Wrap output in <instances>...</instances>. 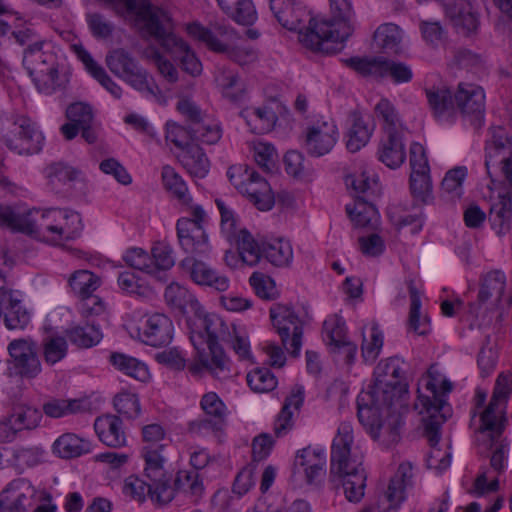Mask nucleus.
<instances>
[{"label":"nucleus","mask_w":512,"mask_h":512,"mask_svg":"<svg viewBox=\"0 0 512 512\" xmlns=\"http://www.w3.org/2000/svg\"><path fill=\"white\" fill-rule=\"evenodd\" d=\"M121 4L134 15V24L143 37L155 39L161 47L180 62L184 72L193 77L202 73V63L189 45L174 33L169 13L149 0H109Z\"/></svg>","instance_id":"nucleus-1"},{"label":"nucleus","mask_w":512,"mask_h":512,"mask_svg":"<svg viewBox=\"0 0 512 512\" xmlns=\"http://www.w3.org/2000/svg\"><path fill=\"white\" fill-rule=\"evenodd\" d=\"M270 9L279 24L290 31L298 32L299 42L313 52L332 53L329 40L344 39V32L332 30L331 23L310 16L309 11L299 0H269Z\"/></svg>","instance_id":"nucleus-2"},{"label":"nucleus","mask_w":512,"mask_h":512,"mask_svg":"<svg viewBox=\"0 0 512 512\" xmlns=\"http://www.w3.org/2000/svg\"><path fill=\"white\" fill-rule=\"evenodd\" d=\"M426 394L418 389L419 395L415 408L423 415L425 436L427 437L432 450L428 457V465L431 468L444 470L450 465V454L437 448L440 440V427L446 421L450 409L446 402V394L452 390L449 381L443 380L441 387L434 378L424 379Z\"/></svg>","instance_id":"nucleus-3"},{"label":"nucleus","mask_w":512,"mask_h":512,"mask_svg":"<svg viewBox=\"0 0 512 512\" xmlns=\"http://www.w3.org/2000/svg\"><path fill=\"white\" fill-rule=\"evenodd\" d=\"M206 339L201 332H192L190 340L196 349L194 363L189 366L193 375L208 370L215 378L223 380L231 376L230 361L226 357L219 340H225L227 331L223 320L215 314L202 319Z\"/></svg>","instance_id":"nucleus-4"},{"label":"nucleus","mask_w":512,"mask_h":512,"mask_svg":"<svg viewBox=\"0 0 512 512\" xmlns=\"http://www.w3.org/2000/svg\"><path fill=\"white\" fill-rule=\"evenodd\" d=\"M23 64L37 89L44 94L63 90L69 83L67 73L60 74L58 71L56 56L51 51H43L40 42L28 46Z\"/></svg>","instance_id":"nucleus-5"},{"label":"nucleus","mask_w":512,"mask_h":512,"mask_svg":"<svg viewBox=\"0 0 512 512\" xmlns=\"http://www.w3.org/2000/svg\"><path fill=\"white\" fill-rule=\"evenodd\" d=\"M82 231V221L78 213L62 209H49L34 220L31 233L39 239L50 243L60 244L73 240Z\"/></svg>","instance_id":"nucleus-6"},{"label":"nucleus","mask_w":512,"mask_h":512,"mask_svg":"<svg viewBox=\"0 0 512 512\" xmlns=\"http://www.w3.org/2000/svg\"><path fill=\"white\" fill-rule=\"evenodd\" d=\"M353 443L354 436L351 423H340L331 444L330 477L332 480L338 476L364 469L363 456L357 447H353Z\"/></svg>","instance_id":"nucleus-7"},{"label":"nucleus","mask_w":512,"mask_h":512,"mask_svg":"<svg viewBox=\"0 0 512 512\" xmlns=\"http://www.w3.org/2000/svg\"><path fill=\"white\" fill-rule=\"evenodd\" d=\"M227 175L233 186L245 195L259 210H270L274 203V193L269 183L247 165H233Z\"/></svg>","instance_id":"nucleus-8"},{"label":"nucleus","mask_w":512,"mask_h":512,"mask_svg":"<svg viewBox=\"0 0 512 512\" xmlns=\"http://www.w3.org/2000/svg\"><path fill=\"white\" fill-rule=\"evenodd\" d=\"M404 361L399 357L381 360L374 370L375 381L368 389L387 398L398 405L408 394V385L403 370Z\"/></svg>","instance_id":"nucleus-9"},{"label":"nucleus","mask_w":512,"mask_h":512,"mask_svg":"<svg viewBox=\"0 0 512 512\" xmlns=\"http://www.w3.org/2000/svg\"><path fill=\"white\" fill-rule=\"evenodd\" d=\"M106 64L115 76L124 80L134 89L148 95L156 94L157 86L149 78L147 71L127 50L113 49L106 56Z\"/></svg>","instance_id":"nucleus-10"},{"label":"nucleus","mask_w":512,"mask_h":512,"mask_svg":"<svg viewBox=\"0 0 512 512\" xmlns=\"http://www.w3.org/2000/svg\"><path fill=\"white\" fill-rule=\"evenodd\" d=\"M2 140L15 153L32 155L41 151L44 137L30 119L13 116L7 121Z\"/></svg>","instance_id":"nucleus-11"},{"label":"nucleus","mask_w":512,"mask_h":512,"mask_svg":"<svg viewBox=\"0 0 512 512\" xmlns=\"http://www.w3.org/2000/svg\"><path fill=\"white\" fill-rule=\"evenodd\" d=\"M339 131L332 119L321 118L307 125L302 136V147L312 157H321L332 151Z\"/></svg>","instance_id":"nucleus-12"},{"label":"nucleus","mask_w":512,"mask_h":512,"mask_svg":"<svg viewBox=\"0 0 512 512\" xmlns=\"http://www.w3.org/2000/svg\"><path fill=\"white\" fill-rule=\"evenodd\" d=\"M273 326L281 337L286 350L294 357L298 356L302 345V326L298 316L291 307L274 304L270 308Z\"/></svg>","instance_id":"nucleus-13"},{"label":"nucleus","mask_w":512,"mask_h":512,"mask_svg":"<svg viewBox=\"0 0 512 512\" xmlns=\"http://www.w3.org/2000/svg\"><path fill=\"white\" fill-rule=\"evenodd\" d=\"M358 405V419L360 423L366 427L371 435L376 438L380 435L384 426L381 420V413L383 410H389L397 404L387 400L386 397L374 393L368 389L360 393L357 399Z\"/></svg>","instance_id":"nucleus-14"},{"label":"nucleus","mask_w":512,"mask_h":512,"mask_svg":"<svg viewBox=\"0 0 512 512\" xmlns=\"http://www.w3.org/2000/svg\"><path fill=\"white\" fill-rule=\"evenodd\" d=\"M512 390V374L498 375L489 405L481 413V423L486 429L500 431L504 422L506 403Z\"/></svg>","instance_id":"nucleus-15"},{"label":"nucleus","mask_w":512,"mask_h":512,"mask_svg":"<svg viewBox=\"0 0 512 512\" xmlns=\"http://www.w3.org/2000/svg\"><path fill=\"white\" fill-rule=\"evenodd\" d=\"M179 267L196 285L209 287L218 292L228 290L230 280L224 274L217 272L208 263L197 259L195 256H187L180 261Z\"/></svg>","instance_id":"nucleus-16"},{"label":"nucleus","mask_w":512,"mask_h":512,"mask_svg":"<svg viewBox=\"0 0 512 512\" xmlns=\"http://www.w3.org/2000/svg\"><path fill=\"white\" fill-rule=\"evenodd\" d=\"M8 352L15 372L21 377L34 378L41 372L36 343L30 338L11 341Z\"/></svg>","instance_id":"nucleus-17"},{"label":"nucleus","mask_w":512,"mask_h":512,"mask_svg":"<svg viewBox=\"0 0 512 512\" xmlns=\"http://www.w3.org/2000/svg\"><path fill=\"white\" fill-rule=\"evenodd\" d=\"M494 134L492 140L487 143L485 166L489 177L494 181V172L500 170L512 186V152L508 139L502 131Z\"/></svg>","instance_id":"nucleus-18"},{"label":"nucleus","mask_w":512,"mask_h":512,"mask_svg":"<svg viewBox=\"0 0 512 512\" xmlns=\"http://www.w3.org/2000/svg\"><path fill=\"white\" fill-rule=\"evenodd\" d=\"M0 315L9 330L24 329L30 322V314L18 298L4 275V283L0 286Z\"/></svg>","instance_id":"nucleus-19"},{"label":"nucleus","mask_w":512,"mask_h":512,"mask_svg":"<svg viewBox=\"0 0 512 512\" xmlns=\"http://www.w3.org/2000/svg\"><path fill=\"white\" fill-rule=\"evenodd\" d=\"M166 432L164 428L157 423L145 425L142 428V438L144 446L142 448V456L145 460V465L148 464L154 476L160 473L161 463H165L166 459L163 455L166 444L162 443L165 440Z\"/></svg>","instance_id":"nucleus-20"},{"label":"nucleus","mask_w":512,"mask_h":512,"mask_svg":"<svg viewBox=\"0 0 512 512\" xmlns=\"http://www.w3.org/2000/svg\"><path fill=\"white\" fill-rule=\"evenodd\" d=\"M455 102L462 114L471 117L475 126H481L485 113V94L480 86L460 83Z\"/></svg>","instance_id":"nucleus-21"},{"label":"nucleus","mask_w":512,"mask_h":512,"mask_svg":"<svg viewBox=\"0 0 512 512\" xmlns=\"http://www.w3.org/2000/svg\"><path fill=\"white\" fill-rule=\"evenodd\" d=\"M188 33L203 41L209 49L222 53L228 51V47L238 38L236 32L223 23H215L211 28H205L198 23L187 27Z\"/></svg>","instance_id":"nucleus-22"},{"label":"nucleus","mask_w":512,"mask_h":512,"mask_svg":"<svg viewBox=\"0 0 512 512\" xmlns=\"http://www.w3.org/2000/svg\"><path fill=\"white\" fill-rule=\"evenodd\" d=\"M35 492L28 480H13L0 494V512H26Z\"/></svg>","instance_id":"nucleus-23"},{"label":"nucleus","mask_w":512,"mask_h":512,"mask_svg":"<svg viewBox=\"0 0 512 512\" xmlns=\"http://www.w3.org/2000/svg\"><path fill=\"white\" fill-rule=\"evenodd\" d=\"M176 229L179 244L185 252L194 256L210 251L208 235L202 225L190 222L188 217H184L177 221Z\"/></svg>","instance_id":"nucleus-24"},{"label":"nucleus","mask_w":512,"mask_h":512,"mask_svg":"<svg viewBox=\"0 0 512 512\" xmlns=\"http://www.w3.org/2000/svg\"><path fill=\"white\" fill-rule=\"evenodd\" d=\"M412 477V465L410 463L400 464L396 475L390 480L387 491L378 500L380 512L396 511L404 500L405 488L411 485Z\"/></svg>","instance_id":"nucleus-25"},{"label":"nucleus","mask_w":512,"mask_h":512,"mask_svg":"<svg viewBox=\"0 0 512 512\" xmlns=\"http://www.w3.org/2000/svg\"><path fill=\"white\" fill-rule=\"evenodd\" d=\"M142 342L153 347L168 345L173 338V323L162 313H154L147 317L138 330Z\"/></svg>","instance_id":"nucleus-26"},{"label":"nucleus","mask_w":512,"mask_h":512,"mask_svg":"<svg viewBox=\"0 0 512 512\" xmlns=\"http://www.w3.org/2000/svg\"><path fill=\"white\" fill-rule=\"evenodd\" d=\"M294 464L296 467L303 470L307 483L317 484L324 480L327 459L323 449L309 446L299 450L296 454Z\"/></svg>","instance_id":"nucleus-27"},{"label":"nucleus","mask_w":512,"mask_h":512,"mask_svg":"<svg viewBox=\"0 0 512 512\" xmlns=\"http://www.w3.org/2000/svg\"><path fill=\"white\" fill-rule=\"evenodd\" d=\"M443 6L447 17L459 32L467 35L477 29L478 16L468 0H443Z\"/></svg>","instance_id":"nucleus-28"},{"label":"nucleus","mask_w":512,"mask_h":512,"mask_svg":"<svg viewBox=\"0 0 512 512\" xmlns=\"http://www.w3.org/2000/svg\"><path fill=\"white\" fill-rule=\"evenodd\" d=\"M94 429L99 440L108 447L120 448L127 443L122 420L116 415L105 414L97 417Z\"/></svg>","instance_id":"nucleus-29"},{"label":"nucleus","mask_w":512,"mask_h":512,"mask_svg":"<svg viewBox=\"0 0 512 512\" xmlns=\"http://www.w3.org/2000/svg\"><path fill=\"white\" fill-rule=\"evenodd\" d=\"M403 132L385 133L378 147V159L391 169L400 167L406 159Z\"/></svg>","instance_id":"nucleus-30"},{"label":"nucleus","mask_w":512,"mask_h":512,"mask_svg":"<svg viewBox=\"0 0 512 512\" xmlns=\"http://www.w3.org/2000/svg\"><path fill=\"white\" fill-rule=\"evenodd\" d=\"M323 334L329 345L345 349L349 362L354 359L357 348L347 339L345 321L342 317L336 314L328 317L323 323Z\"/></svg>","instance_id":"nucleus-31"},{"label":"nucleus","mask_w":512,"mask_h":512,"mask_svg":"<svg viewBox=\"0 0 512 512\" xmlns=\"http://www.w3.org/2000/svg\"><path fill=\"white\" fill-rule=\"evenodd\" d=\"M330 2V12L332 15V19L322 18L321 20H326L331 23L332 30H339L340 32H344L346 29H349L348 35L341 40H329V46L332 48V52L335 51L333 44L344 42L353 31L352 20L354 18V10L352 5V0H329Z\"/></svg>","instance_id":"nucleus-32"},{"label":"nucleus","mask_w":512,"mask_h":512,"mask_svg":"<svg viewBox=\"0 0 512 512\" xmlns=\"http://www.w3.org/2000/svg\"><path fill=\"white\" fill-rule=\"evenodd\" d=\"M304 401V390L301 387L293 389L285 399L284 405L274 422V434L276 437L286 435L293 427V414L298 411Z\"/></svg>","instance_id":"nucleus-33"},{"label":"nucleus","mask_w":512,"mask_h":512,"mask_svg":"<svg viewBox=\"0 0 512 512\" xmlns=\"http://www.w3.org/2000/svg\"><path fill=\"white\" fill-rule=\"evenodd\" d=\"M175 264L174 250L166 240L157 241L151 248L150 266L151 275L158 280L165 281L163 273L170 270Z\"/></svg>","instance_id":"nucleus-34"},{"label":"nucleus","mask_w":512,"mask_h":512,"mask_svg":"<svg viewBox=\"0 0 512 512\" xmlns=\"http://www.w3.org/2000/svg\"><path fill=\"white\" fill-rule=\"evenodd\" d=\"M164 465L165 463H161V472H157L158 476H154L153 473L148 470V464L145 465L144 468L145 475L151 481L148 487V495L153 501L160 504H166L174 497V489L170 485L171 476L166 473Z\"/></svg>","instance_id":"nucleus-35"},{"label":"nucleus","mask_w":512,"mask_h":512,"mask_svg":"<svg viewBox=\"0 0 512 512\" xmlns=\"http://www.w3.org/2000/svg\"><path fill=\"white\" fill-rule=\"evenodd\" d=\"M241 115L251 131L256 134L271 131L277 121L275 112L267 106L246 108L241 112Z\"/></svg>","instance_id":"nucleus-36"},{"label":"nucleus","mask_w":512,"mask_h":512,"mask_svg":"<svg viewBox=\"0 0 512 512\" xmlns=\"http://www.w3.org/2000/svg\"><path fill=\"white\" fill-rule=\"evenodd\" d=\"M503 428L504 424H502V428L498 433L496 429H486L483 423L480 426V433L489 437V449L491 450L490 466L498 474L503 472L508 454V443L506 439L501 438Z\"/></svg>","instance_id":"nucleus-37"},{"label":"nucleus","mask_w":512,"mask_h":512,"mask_svg":"<svg viewBox=\"0 0 512 512\" xmlns=\"http://www.w3.org/2000/svg\"><path fill=\"white\" fill-rule=\"evenodd\" d=\"M182 166L194 177L203 178L209 171V160L203 149L197 144H191L178 156Z\"/></svg>","instance_id":"nucleus-38"},{"label":"nucleus","mask_w":512,"mask_h":512,"mask_svg":"<svg viewBox=\"0 0 512 512\" xmlns=\"http://www.w3.org/2000/svg\"><path fill=\"white\" fill-rule=\"evenodd\" d=\"M164 298L168 306L182 314L186 313L188 308L193 311H198L200 308V303L195 296L178 283H170L166 287Z\"/></svg>","instance_id":"nucleus-39"},{"label":"nucleus","mask_w":512,"mask_h":512,"mask_svg":"<svg viewBox=\"0 0 512 512\" xmlns=\"http://www.w3.org/2000/svg\"><path fill=\"white\" fill-rule=\"evenodd\" d=\"M91 451V443L74 433H65L53 444V452L62 458L70 459Z\"/></svg>","instance_id":"nucleus-40"},{"label":"nucleus","mask_w":512,"mask_h":512,"mask_svg":"<svg viewBox=\"0 0 512 512\" xmlns=\"http://www.w3.org/2000/svg\"><path fill=\"white\" fill-rule=\"evenodd\" d=\"M506 277L500 270H493L485 274L482 278L478 292V301L486 303L493 300L500 302L505 291Z\"/></svg>","instance_id":"nucleus-41"},{"label":"nucleus","mask_w":512,"mask_h":512,"mask_svg":"<svg viewBox=\"0 0 512 512\" xmlns=\"http://www.w3.org/2000/svg\"><path fill=\"white\" fill-rule=\"evenodd\" d=\"M512 217V199L509 193L500 194L489 211V221L498 234L505 233L510 228Z\"/></svg>","instance_id":"nucleus-42"},{"label":"nucleus","mask_w":512,"mask_h":512,"mask_svg":"<svg viewBox=\"0 0 512 512\" xmlns=\"http://www.w3.org/2000/svg\"><path fill=\"white\" fill-rule=\"evenodd\" d=\"M371 198L356 196L354 204L346 206L351 221L358 227L372 226L377 221L378 213Z\"/></svg>","instance_id":"nucleus-43"},{"label":"nucleus","mask_w":512,"mask_h":512,"mask_svg":"<svg viewBox=\"0 0 512 512\" xmlns=\"http://www.w3.org/2000/svg\"><path fill=\"white\" fill-rule=\"evenodd\" d=\"M410 294V311H409V329L417 335H426L430 330L429 319L427 316H421V298L414 280L407 281Z\"/></svg>","instance_id":"nucleus-44"},{"label":"nucleus","mask_w":512,"mask_h":512,"mask_svg":"<svg viewBox=\"0 0 512 512\" xmlns=\"http://www.w3.org/2000/svg\"><path fill=\"white\" fill-rule=\"evenodd\" d=\"M230 242L237 245L242 261L249 266L256 265L263 255V246L260 247L250 232L244 228L239 229Z\"/></svg>","instance_id":"nucleus-45"},{"label":"nucleus","mask_w":512,"mask_h":512,"mask_svg":"<svg viewBox=\"0 0 512 512\" xmlns=\"http://www.w3.org/2000/svg\"><path fill=\"white\" fill-rule=\"evenodd\" d=\"M373 133V126L369 125L364 118L354 113L352 115V125L347 132V149L355 153L364 147Z\"/></svg>","instance_id":"nucleus-46"},{"label":"nucleus","mask_w":512,"mask_h":512,"mask_svg":"<svg viewBox=\"0 0 512 512\" xmlns=\"http://www.w3.org/2000/svg\"><path fill=\"white\" fill-rule=\"evenodd\" d=\"M222 10L236 22L251 25L257 19V13L251 0H217Z\"/></svg>","instance_id":"nucleus-47"},{"label":"nucleus","mask_w":512,"mask_h":512,"mask_svg":"<svg viewBox=\"0 0 512 512\" xmlns=\"http://www.w3.org/2000/svg\"><path fill=\"white\" fill-rule=\"evenodd\" d=\"M164 188L181 204L189 206L192 198L183 178L169 165H165L161 172Z\"/></svg>","instance_id":"nucleus-48"},{"label":"nucleus","mask_w":512,"mask_h":512,"mask_svg":"<svg viewBox=\"0 0 512 512\" xmlns=\"http://www.w3.org/2000/svg\"><path fill=\"white\" fill-rule=\"evenodd\" d=\"M264 257L276 267H287L293 260V249L289 241L274 239L263 244Z\"/></svg>","instance_id":"nucleus-49"},{"label":"nucleus","mask_w":512,"mask_h":512,"mask_svg":"<svg viewBox=\"0 0 512 512\" xmlns=\"http://www.w3.org/2000/svg\"><path fill=\"white\" fill-rule=\"evenodd\" d=\"M376 118L382 123L384 133L403 132L404 126L399 113L388 99L382 98L374 107Z\"/></svg>","instance_id":"nucleus-50"},{"label":"nucleus","mask_w":512,"mask_h":512,"mask_svg":"<svg viewBox=\"0 0 512 512\" xmlns=\"http://www.w3.org/2000/svg\"><path fill=\"white\" fill-rule=\"evenodd\" d=\"M402 31L393 23L380 25L374 33V39L384 52L398 53L402 42Z\"/></svg>","instance_id":"nucleus-51"},{"label":"nucleus","mask_w":512,"mask_h":512,"mask_svg":"<svg viewBox=\"0 0 512 512\" xmlns=\"http://www.w3.org/2000/svg\"><path fill=\"white\" fill-rule=\"evenodd\" d=\"M70 342L80 348H90L100 342L102 333L94 324L73 326L65 331Z\"/></svg>","instance_id":"nucleus-52"},{"label":"nucleus","mask_w":512,"mask_h":512,"mask_svg":"<svg viewBox=\"0 0 512 512\" xmlns=\"http://www.w3.org/2000/svg\"><path fill=\"white\" fill-rule=\"evenodd\" d=\"M110 361L118 370L139 381H146L149 378L147 366L134 357L113 353L110 356Z\"/></svg>","instance_id":"nucleus-53"},{"label":"nucleus","mask_w":512,"mask_h":512,"mask_svg":"<svg viewBox=\"0 0 512 512\" xmlns=\"http://www.w3.org/2000/svg\"><path fill=\"white\" fill-rule=\"evenodd\" d=\"M336 478L341 480L345 497L349 502L358 503L361 501L365 494L367 479L364 469Z\"/></svg>","instance_id":"nucleus-54"},{"label":"nucleus","mask_w":512,"mask_h":512,"mask_svg":"<svg viewBox=\"0 0 512 512\" xmlns=\"http://www.w3.org/2000/svg\"><path fill=\"white\" fill-rule=\"evenodd\" d=\"M83 401L79 399L52 398L43 404V412L51 418H61L84 411Z\"/></svg>","instance_id":"nucleus-55"},{"label":"nucleus","mask_w":512,"mask_h":512,"mask_svg":"<svg viewBox=\"0 0 512 512\" xmlns=\"http://www.w3.org/2000/svg\"><path fill=\"white\" fill-rule=\"evenodd\" d=\"M69 286L80 297L90 296L99 286L100 278L88 270L75 271L69 277Z\"/></svg>","instance_id":"nucleus-56"},{"label":"nucleus","mask_w":512,"mask_h":512,"mask_svg":"<svg viewBox=\"0 0 512 512\" xmlns=\"http://www.w3.org/2000/svg\"><path fill=\"white\" fill-rule=\"evenodd\" d=\"M48 183L52 189L58 190L60 186L76 181L80 171L65 163H52L46 169Z\"/></svg>","instance_id":"nucleus-57"},{"label":"nucleus","mask_w":512,"mask_h":512,"mask_svg":"<svg viewBox=\"0 0 512 512\" xmlns=\"http://www.w3.org/2000/svg\"><path fill=\"white\" fill-rule=\"evenodd\" d=\"M379 77H389L396 84L408 83L413 78V70L404 62L382 57Z\"/></svg>","instance_id":"nucleus-58"},{"label":"nucleus","mask_w":512,"mask_h":512,"mask_svg":"<svg viewBox=\"0 0 512 512\" xmlns=\"http://www.w3.org/2000/svg\"><path fill=\"white\" fill-rule=\"evenodd\" d=\"M426 97L434 115L438 118L450 113L453 109L452 94L448 88H427Z\"/></svg>","instance_id":"nucleus-59"},{"label":"nucleus","mask_w":512,"mask_h":512,"mask_svg":"<svg viewBox=\"0 0 512 512\" xmlns=\"http://www.w3.org/2000/svg\"><path fill=\"white\" fill-rule=\"evenodd\" d=\"M42 348L45 362L54 365L66 357L68 343L63 336L50 335L43 340Z\"/></svg>","instance_id":"nucleus-60"},{"label":"nucleus","mask_w":512,"mask_h":512,"mask_svg":"<svg viewBox=\"0 0 512 512\" xmlns=\"http://www.w3.org/2000/svg\"><path fill=\"white\" fill-rule=\"evenodd\" d=\"M346 186L351 188L357 196L370 197L377 193V181L367 175L365 169L355 171L345 177Z\"/></svg>","instance_id":"nucleus-61"},{"label":"nucleus","mask_w":512,"mask_h":512,"mask_svg":"<svg viewBox=\"0 0 512 512\" xmlns=\"http://www.w3.org/2000/svg\"><path fill=\"white\" fill-rule=\"evenodd\" d=\"M10 417L15 427L20 432L22 430H32L38 427L42 419V413L33 407L18 406L14 408Z\"/></svg>","instance_id":"nucleus-62"},{"label":"nucleus","mask_w":512,"mask_h":512,"mask_svg":"<svg viewBox=\"0 0 512 512\" xmlns=\"http://www.w3.org/2000/svg\"><path fill=\"white\" fill-rule=\"evenodd\" d=\"M217 85L223 95L232 101H238L244 92V84L240 78L231 71H222L216 77Z\"/></svg>","instance_id":"nucleus-63"},{"label":"nucleus","mask_w":512,"mask_h":512,"mask_svg":"<svg viewBox=\"0 0 512 512\" xmlns=\"http://www.w3.org/2000/svg\"><path fill=\"white\" fill-rule=\"evenodd\" d=\"M42 454L43 450L40 447L19 446L13 449L11 460L17 469L24 470L39 464Z\"/></svg>","instance_id":"nucleus-64"}]
</instances>
